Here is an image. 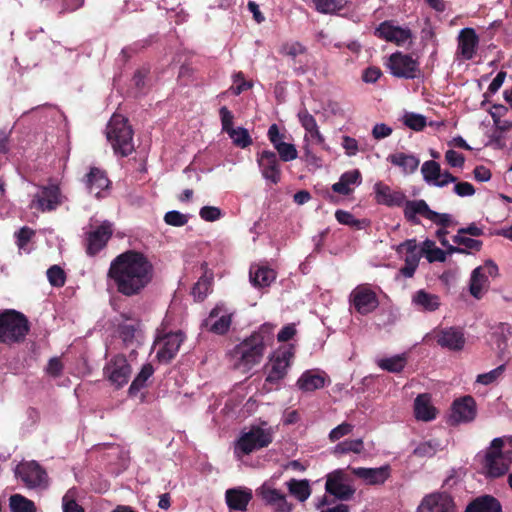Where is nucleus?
I'll use <instances>...</instances> for the list:
<instances>
[{"label": "nucleus", "instance_id": "obj_23", "mask_svg": "<svg viewBox=\"0 0 512 512\" xmlns=\"http://www.w3.org/2000/svg\"><path fill=\"white\" fill-rule=\"evenodd\" d=\"M292 354L289 351H284L271 360L270 368L265 381L269 384H278L287 374V369L290 365V357Z\"/></svg>", "mask_w": 512, "mask_h": 512}, {"label": "nucleus", "instance_id": "obj_28", "mask_svg": "<svg viewBox=\"0 0 512 512\" xmlns=\"http://www.w3.org/2000/svg\"><path fill=\"white\" fill-rule=\"evenodd\" d=\"M110 181L104 171L98 168H91L86 178V188L96 198L101 197L102 191L109 187Z\"/></svg>", "mask_w": 512, "mask_h": 512}, {"label": "nucleus", "instance_id": "obj_46", "mask_svg": "<svg viewBox=\"0 0 512 512\" xmlns=\"http://www.w3.org/2000/svg\"><path fill=\"white\" fill-rule=\"evenodd\" d=\"M363 450V441L362 439H353V440H345L338 443L334 447L335 454H347L350 452L360 453Z\"/></svg>", "mask_w": 512, "mask_h": 512}, {"label": "nucleus", "instance_id": "obj_6", "mask_svg": "<svg viewBox=\"0 0 512 512\" xmlns=\"http://www.w3.org/2000/svg\"><path fill=\"white\" fill-rule=\"evenodd\" d=\"M273 440L270 428L252 426L249 431L241 432L235 442L234 453L238 458L267 447Z\"/></svg>", "mask_w": 512, "mask_h": 512}, {"label": "nucleus", "instance_id": "obj_36", "mask_svg": "<svg viewBox=\"0 0 512 512\" xmlns=\"http://www.w3.org/2000/svg\"><path fill=\"white\" fill-rule=\"evenodd\" d=\"M396 252L398 254L405 253L404 261L414 259L415 263H419L423 255V249H419L416 239H408L400 243L396 247Z\"/></svg>", "mask_w": 512, "mask_h": 512}, {"label": "nucleus", "instance_id": "obj_56", "mask_svg": "<svg viewBox=\"0 0 512 512\" xmlns=\"http://www.w3.org/2000/svg\"><path fill=\"white\" fill-rule=\"evenodd\" d=\"M353 430V425L350 423H342L337 427L333 428L329 433V439L331 442H335L340 438L350 434Z\"/></svg>", "mask_w": 512, "mask_h": 512}, {"label": "nucleus", "instance_id": "obj_45", "mask_svg": "<svg viewBox=\"0 0 512 512\" xmlns=\"http://www.w3.org/2000/svg\"><path fill=\"white\" fill-rule=\"evenodd\" d=\"M227 134L232 139L233 144L236 145L237 147L246 148L252 144V139L246 128H231V130L228 131Z\"/></svg>", "mask_w": 512, "mask_h": 512}, {"label": "nucleus", "instance_id": "obj_22", "mask_svg": "<svg viewBox=\"0 0 512 512\" xmlns=\"http://www.w3.org/2000/svg\"><path fill=\"white\" fill-rule=\"evenodd\" d=\"M373 189L375 193L376 202L389 207L402 206L406 198L404 193L400 191H393L388 185L384 184L383 182L375 183Z\"/></svg>", "mask_w": 512, "mask_h": 512}, {"label": "nucleus", "instance_id": "obj_63", "mask_svg": "<svg viewBox=\"0 0 512 512\" xmlns=\"http://www.w3.org/2000/svg\"><path fill=\"white\" fill-rule=\"evenodd\" d=\"M267 136L275 149L277 148L278 144H282L283 142H285V135L280 133L277 124H272L269 127Z\"/></svg>", "mask_w": 512, "mask_h": 512}, {"label": "nucleus", "instance_id": "obj_54", "mask_svg": "<svg viewBox=\"0 0 512 512\" xmlns=\"http://www.w3.org/2000/svg\"><path fill=\"white\" fill-rule=\"evenodd\" d=\"M279 157L284 162L295 160L298 157V152L294 144L283 142L278 144L276 148Z\"/></svg>", "mask_w": 512, "mask_h": 512}, {"label": "nucleus", "instance_id": "obj_12", "mask_svg": "<svg viewBox=\"0 0 512 512\" xmlns=\"http://www.w3.org/2000/svg\"><path fill=\"white\" fill-rule=\"evenodd\" d=\"M342 470H336L327 475L325 491L340 501H348L355 494V488L345 484Z\"/></svg>", "mask_w": 512, "mask_h": 512}, {"label": "nucleus", "instance_id": "obj_15", "mask_svg": "<svg viewBox=\"0 0 512 512\" xmlns=\"http://www.w3.org/2000/svg\"><path fill=\"white\" fill-rule=\"evenodd\" d=\"M258 165L263 178L272 184H277L281 179V169L276 153L264 150L258 154Z\"/></svg>", "mask_w": 512, "mask_h": 512}, {"label": "nucleus", "instance_id": "obj_33", "mask_svg": "<svg viewBox=\"0 0 512 512\" xmlns=\"http://www.w3.org/2000/svg\"><path fill=\"white\" fill-rule=\"evenodd\" d=\"M388 160L395 166H398L402 169L404 174H412L414 173L420 164L419 158L414 155H409L405 153H395L389 155Z\"/></svg>", "mask_w": 512, "mask_h": 512}, {"label": "nucleus", "instance_id": "obj_49", "mask_svg": "<svg viewBox=\"0 0 512 512\" xmlns=\"http://www.w3.org/2000/svg\"><path fill=\"white\" fill-rule=\"evenodd\" d=\"M426 248H423V253H425V257L428 262H445L446 261V252L438 247H433L434 243L430 240H426L424 242Z\"/></svg>", "mask_w": 512, "mask_h": 512}, {"label": "nucleus", "instance_id": "obj_11", "mask_svg": "<svg viewBox=\"0 0 512 512\" xmlns=\"http://www.w3.org/2000/svg\"><path fill=\"white\" fill-rule=\"evenodd\" d=\"M350 300L358 313L366 315L374 311L378 305L376 293L367 286H357L350 294Z\"/></svg>", "mask_w": 512, "mask_h": 512}, {"label": "nucleus", "instance_id": "obj_60", "mask_svg": "<svg viewBox=\"0 0 512 512\" xmlns=\"http://www.w3.org/2000/svg\"><path fill=\"white\" fill-rule=\"evenodd\" d=\"M393 130L390 126L385 123H377L372 129V136L375 140H381L389 137Z\"/></svg>", "mask_w": 512, "mask_h": 512}, {"label": "nucleus", "instance_id": "obj_21", "mask_svg": "<svg viewBox=\"0 0 512 512\" xmlns=\"http://www.w3.org/2000/svg\"><path fill=\"white\" fill-rule=\"evenodd\" d=\"M375 33L380 38L389 42H395L397 45L405 44L412 37L410 29L394 26L389 22L381 23Z\"/></svg>", "mask_w": 512, "mask_h": 512}, {"label": "nucleus", "instance_id": "obj_41", "mask_svg": "<svg viewBox=\"0 0 512 512\" xmlns=\"http://www.w3.org/2000/svg\"><path fill=\"white\" fill-rule=\"evenodd\" d=\"M421 173L426 183L434 185L441 177L440 164L434 160L425 161L421 166Z\"/></svg>", "mask_w": 512, "mask_h": 512}, {"label": "nucleus", "instance_id": "obj_50", "mask_svg": "<svg viewBox=\"0 0 512 512\" xmlns=\"http://www.w3.org/2000/svg\"><path fill=\"white\" fill-rule=\"evenodd\" d=\"M403 122L407 127L415 131H421L426 126V118L421 114L412 112L406 113L403 116Z\"/></svg>", "mask_w": 512, "mask_h": 512}, {"label": "nucleus", "instance_id": "obj_24", "mask_svg": "<svg viewBox=\"0 0 512 512\" xmlns=\"http://www.w3.org/2000/svg\"><path fill=\"white\" fill-rule=\"evenodd\" d=\"M404 205V216L412 224H419L420 220L418 219V215L422 216L426 219H429L430 216H436L435 211L431 210L426 203L425 200H406L403 203Z\"/></svg>", "mask_w": 512, "mask_h": 512}, {"label": "nucleus", "instance_id": "obj_40", "mask_svg": "<svg viewBox=\"0 0 512 512\" xmlns=\"http://www.w3.org/2000/svg\"><path fill=\"white\" fill-rule=\"evenodd\" d=\"M154 369L151 364L143 365L141 371L132 381L129 387V394L136 395L142 388L145 387L146 381L153 375Z\"/></svg>", "mask_w": 512, "mask_h": 512}, {"label": "nucleus", "instance_id": "obj_25", "mask_svg": "<svg viewBox=\"0 0 512 512\" xmlns=\"http://www.w3.org/2000/svg\"><path fill=\"white\" fill-rule=\"evenodd\" d=\"M479 43V38L473 28H463L458 36V52L465 60L474 57Z\"/></svg>", "mask_w": 512, "mask_h": 512}, {"label": "nucleus", "instance_id": "obj_17", "mask_svg": "<svg viewBox=\"0 0 512 512\" xmlns=\"http://www.w3.org/2000/svg\"><path fill=\"white\" fill-rule=\"evenodd\" d=\"M417 512H454V503L446 493H433L422 500Z\"/></svg>", "mask_w": 512, "mask_h": 512}, {"label": "nucleus", "instance_id": "obj_32", "mask_svg": "<svg viewBox=\"0 0 512 512\" xmlns=\"http://www.w3.org/2000/svg\"><path fill=\"white\" fill-rule=\"evenodd\" d=\"M414 414L417 420L431 421L436 417V409L430 403L428 394H420L414 401Z\"/></svg>", "mask_w": 512, "mask_h": 512}, {"label": "nucleus", "instance_id": "obj_1", "mask_svg": "<svg viewBox=\"0 0 512 512\" xmlns=\"http://www.w3.org/2000/svg\"><path fill=\"white\" fill-rule=\"evenodd\" d=\"M107 276L118 293L133 297L140 295L151 284L154 266L142 252L128 250L112 260Z\"/></svg>", "mask_w": 512, "mask_h": 512}, {"label": "nucleus", "instance_id": "obj_42", "mask_svg": "<svg viewBox=\"0 0 512 512\" xmlns=\"http://www.w3.org/2000/svg\"><path fill=\"white\" fill-rule=\"evenodd\" d=\"M441 450V443L436 439H431L419 443L413 450V455L419 458L433 457L437 451Z\"/></svg>", "mask_w": 512, "mask_h": 512}, {"label": "nucleus", "instance_id": "obj_64", "mask_svg": "<svg viewBox=\"0 0 512 512\" xmlns=\"http://www.w3.org/2000/svg\"><path fill=\"white\" fill-rule=\"evenodd\" d=\"M63 370V365L59 358L53 357L49 360L48 365L46 367V372L53 377H58L61 375Z\"/></svg>", "mask_w": 512, "mask_h": 512}, {"label": "nucleus", "instance_id": "obj_3", "mask_svg": "<svg viewBox=\"0 0 512 512\" xmlns=\"http://www.w3.org/2000/svg\"><path fill=\"white\" fill-rule=\"evenodd\" d=\"M505 440L504 437L494 438L483 454H478L483 474L488 478L502 477L512 464V449H504Z\"/></svg>", "mask_w": 512, "mask_h": 512}, {"label": "nucleus", "instance_id": "obj_35", "mask_svg": "<svg viewBox=\"0 0 512 512\" xmlns=\"http://www.w3.org/2000/svg\"><path fill=\"white\" fill-rule=\"evenodd\" d=\"M275 278V271L267 267H258L255 271L250 270V281L255 287H267Z\"/></svg>", "mask_w": 512, "mask_h": 512}, {"label": "nucleus", "instance_id": "obj_48", "mask_svg": "<svg viewBox=\"0 0 512 512\" xmlns=\"http://www.w3.org/2000/svg\"><path fill=\"white\" fill-rule=\"evenodd\" d=\"M506 370L505 364L499 365L495 369L479 374L476 378V383L482 384V385H490L493 383H496L499 378L503 375V373Z\"/></svg>", "mask_w": 512, "mask_h": 512}, {"label": "nucleus", "instance_id": "obj_62", "mask_svg": "<svg viewBox=\"0 0 512 512\" xmlns=\"http://www.w3.org/2000/svg\"><path fill=\"white\" fill-rule=\"evenodd\" d=\"M342 147L344 148L346 155L349 157L355 156L359 151L357 140L350 136L342 137Z\"/></svg>", "mask_w": 512, "mask_h": 512}, {"label": "nucleus", "instance_id": "obj_55", "mask_svg": "<svg viewBox=\"0 0 512 512\" xmlns=\"http://www.w3.org/2000/svg\"><path fill=\"white\" fill-rule=\"evenodd\" d=\"M298 119L306 132H309L318 126L316 119L308 112L306 108H303L298 112Z\"/></svg>", "mask_w": 512, "mask_h": 512}, {"label": "nucleus", "instance_id": "obj_43", "mask_svg": "<svg viewBox=\"0 0 512 512\" xmlns=\"http://www.w3.org/2000/svg\"><path fill=\"white\" fill-rule=\"evenodd\" d=\"M406 365V358L404 355H396L390 358L380 359L378 366L386 371L398 373L404 369Z\"/></svg>", "mask_w": 512, "mask_h": 512}, {"label": "nucleus", "instance_id": "obj_61", "mask_svg": "<svg viewBox=\"0 0 512 512\" xmlns=\"http://www.w3.org/2000/svg\"><path fill=\"white\" fill-rule=\"evenodd\" d=\"M454 193L459 197H468L475 194L474 186L469 182H457L454 186Z\"/></svg>", "mask_w": 512, "mask_h": 512}, {"label": "nucleus", "instance_id": "obj_44", "mask_svg": "<svg viewBox=\"0 0 512 512\" xmlns=\"http://www.w3.org/2000/svg\"><path fill=\"white\" fill-rule=\"evenodd\" d=\"M315 9L323 14L335 13L347 3V0H312Z\"/></svg>", "mask_w": 512, "mask_h": 512}, {"label": "nucleus", "instance_id": "obj_4", "mask_svg": "<svg viewBox=\"0 0 512 512\" xmlns=\"http://www.w3.org/2000/svg\"><path fill=\"white\" fill-rule=\"evenodd\" d=\"M105 133L115 154L125 157L134 151L133 129L124 116L113 114L106 126Z\"/></svg>", "mask_w": 512, "mask_h": 512}, {"label": "nucleus", "instance_id": "obj_10", "mask_svg": "<svg viewBox=\"0 0 512 512\" xmlns=\"http://www.w3.org/2000/svg\"><path fill=\"white\" fill-rule=\"evenodd\" d=\"M389 68L391 74L406 79H414L419 73V64L409 55L395 53L390 56Z\"/></svg>", "mask_w": 512, "mask_h": 512}, {"label": "nucleus", "instance_id": "obj_7", "mask_svg": "<svg viewBox=\"0 0 512 512\" xmlns=\"http://www.w3.org/2000/svg\"><path fill=\"white\" fill-rule=\"evenodd\" d=\"M15 475L29 489H46L49 485L46 470L34 460L20 462L15 468Z\"/></svg>", "mask_w": 512, "mask_h": 512}, {"label": "nucleus", "instance_id": "obj_58", "mask_svg": "<svg viewBox=\"0 0 512 512\" xmlns=\"http://www.w3.org/2000/svg\"><path fill=\"white\" fill-rule=\"evenodd\" d=\"M445 159L450 166L458 168H461L465 162V157L463 156V154L453 149L446 151Z\"/></svg>", "mask_w": 512, "mask_h": 512}, {"label": "nucleus", "instance_id": "obj_14", "mask_svg": "<svg viewBox=\"0 0 512 512\" xmlns=\"http://www.w3.org/2000/svg\"><path fill=\"white\" fill-rule=\"evenodd\" d=\"M183 341L184 334L181 331L168 333L159 338L157 344L161 347L157 351V359L163 363L170 362L178 353Z\"/></svg>", "mask_w": 512, "mask_h": 512}, {"label": "nucleus", "instance_id": "obj_31", "mask_svg": "<svg viewBox=\"0 0 512 512\" xmlns=\"http://www.w3.org/2000/svg\"><path fill=\"white\" fill-rule=\"evenodd\" d=\"M465 512H502V506L495 497L484 495L468 504Z\"/></svg>", "mask_w": 512, "mask_h": 512}, {"label": "nucleus", "instance_id": "obj_34", "mask_svg": "<svg viewBox=\"0 0 512 512\" xmlns=\"http://www.w3.org/2000/svg\"><path fill=\"white\" fill-rule=\"evenodd\" d=\"M488 286L487 275L483 272L482 268H475L472 271L470 278V293L476 299H480L483 295V290Z\"/></svg>", "mask_w": 512, "mask_h": 512}, {"label": "nucleus", "instance_id": "obj_39", "mask_svg": "<svg viewBox=\"0 0 512 512\" xmlns=\"http://www.w3.org/2000/svg\"><path fill=\"white\" fill-rule=\"evenodd\" d=\"M287 486L289 492L301 502L307 500L311 494L308 480L291 479L289 482H287Z\"/></svg>", "mask_w": 512, "mask_h": 512}, {"label": "nucleus", "instance_id": "obj_9", "mask_svg": "<svg viewBox=\"0 0 512 512\" xmlns=\"http://www.w3.org/2000/svg\"><path fill=\"white\" fill-rule=\"evenodd\" d=\"M131 373V366L123 355L114 356L104 367L105 377L116 389L128 383Z\"/></svg>", "mask_w": 512, "mask_h": 512}, {"label": "nucleus", "instance_id": "obj_30", "mask_svg": "<svg viewBox=\"0 0 512 512\" xmlns=\"http://www.w3.org/2000/svg\"><path fill=\"white\" fill-rule=\"evenodd\" d=\"M361 181L362 177L358 169L347 171L340 176L338 182L332 185V190L341 195H349L353 191L351 186H358Z\"/></svg>", "mask_w": 512, "mask_h": 512}, {"label": "nucleus", "instance_id": "obj_2", "mask_svg": "<svg viewBox=\"0 0 512 512\" xmlns=\"http://www.w3.org/2000/svg\"><path fill=\"white\" fill-rule=\"evenodd\" d=\"M272 340L270 327L263 325L258 331L234 348L235 368L249 371L263 358L266 345Z\"/></svg>", "mask_w": 512, "mask_h": 512}, {"label": "nucleus", "instance_id": "obj_53", "mask_svg": "<svg viewBox=\"0 0 512 512\" xmlns=\"http://www.w3.org/2000/svg\"><path fill=\"white\" fill-rule=\"evenodd\" d=\"M189 216L177 210L168 211L164 215V222L173 227H182L188 223Z\"/></svg>", "mask_w": 512, "mask_h": 512}, {"label": "nucleus", "instance_id": "obj_57", "mask_svg": "<svg viewBox=\"0 0 512 512\" xmlns=\"http://www.w3.org/2000/svg\"><path fill=\"white\" fill-rule=\"evenodd\" d=\"M200 217L208 222H213L218 220L222 213L218 207L215 206H204L199 211Z\"/></svg>", "mask_w": 512, "mask_h": 512}, {"label": "nucleus", "instance_id": "obj_27", "mask_svg": "<svg viewBox=\"0 0 512 512\" xmlns=\"http://www.w3.org/2000/svg\"><path fill=\"white\" fill-rule=\"evenodd\" d=\"M225 498L230 509L246 511L252 499V492L250 489L232 488L226 491Z\"/></svg>", "mask_w": 512, "mask_h": 512}, {"label": "nucleus", "instance_id": "obj_19", "mask_svg": "<svg viewBox=\"0 0 512 512\" xmlns=\"http://www.w3.org/2000/svg\"><path fill=\"white\" fill-rule=\"evenodd\" d=\"M351 472L367 485H381L390 477L391 468L389 465L376 468L356 467L351 468Z\"/></svg>", "mask_w": 512, "mask_h": 512}, {"label": "nucleus", "instance_id": "obj_51", "mask_svg": "<svg viewBox=\"0 0 512 512\" xmlns=\"http://www.w3.org/2000/svg\"><path fill=\"white\" fill-rule=\"evenodd\" d=\"M257 493L269 505L274 504L275 502H277L284 495L279 490L270 487L266 483H264L257 490Z\"/></svg>", "mask_w": 512, "mask_h": 512}, {"label": "nucleus", "instance_id": "obj_16", "mask_svg": "<svg viewBox=\"0 0 512 512\" xmlns=\"http://www.w3.org/2000/svg\"><path fill=\"white\" fill-rule=\"evenodd\" d=\"M112 233L111 224L108 222H104L95 230L88 232L86 237V253L89 256L96 255L106 246L108 240L112 236Z\"/></svg>", "mask_w": 512, "mask_h": 512}, {"label": "nucleus", "instance_id": "obj_20", "mask_svg": "<svg viewBox=\"0 0 512 512\" xmlns=\"http://www.w3.org/2000/svg\"><path fill=\"white\" fill-rule=\"evenodd\" d=\"M438 345L449 350L459 351L465 345L463 332L454 327H448L436 332L435 335Z\"/></svg>", "mask_w": 512, "mask_h": 512}, {"label": "nucleus", "instance_id": "obj_18", "mask_svg": "<svg viewBox=\"0 0 512 512\" xmlns=\"http://www.w3.org/2000/svg\"><path fill=\"white\" fill-rule=\"evenodd\" d=\"M476 416V403L473 397L464 396L454 401L452 406L451 421L453 423H467Z\"/></svg>", "mask_w": 512, "mask_h": 512}, {"label": "nucleus", "instance_id": "obj_59", "mask_svg": "<svg viewBox=\"0 0 512 512\" xmlns=\"http://www.w3.org/2000/svg\"><path fill=\"white\" fill-rule=\"evenodd\" d=\"M220 118H221V124H222V130L226 133L231 130L233 127V119L234 116L232 112L226 107L223 106L219 110Z\"/></svg>", "mask_w": 512, "mask_h": 512}, {"label": "nucleus", "instance_id": "obj_29", "mask_svg": "<svg viewBox=\"0 0 512 512\" xmlns=\"http://www.w3.org/2000/svg\"><path fill=\"white\" fill-rule=\"evenodd\" d=\"M412 304L421 311L434 312L440 305V298L436 294L429 293L424 289L416 291L412 296Z\"/></svg>", "mask_w": 512, "mask_h": 512}, {"label": "nucleus", "instance_id": "obj_47", "mask_svg": "<svg viewBox=\"0 0 512 512\" xmlns=\"http://www.w3.org/2000/svg\"><path fill=\"white\" fill-rule=\"evenodd\" d=\"M453 242L459 245L461 249H466V254L469 253L470 250L479 251L482 247L480 240L469 238L465 234H460L459 231L453 237Z\"/></svg>", "mask_w": 512, "mask_h": 512}, {"label": "nucleus", "instance_id": "obj_13", "mask_svg": "<svg viewBox=\"0 0 512 512\" xmlns=\"http://www.w3.org/2000/svg\"><path fill=\"white\" fill-rule=\"evenodd\" d=\"M231 323V314L224 309L223 305H217L210 311L202 326L215 334L223 335L228 332Z\"/></svg>", "mask_w": 512, "mask_h": 512}, {"label": "nucleus", "instance_id": "obj_26", "mask_svg": "<svg viewBox=\"0 0 512 512\" xmlns=\"http://www.w3.org/2000/svg\"><path fill=\"white\" fill-rule=\"evenodd\" d=\"M326 373L318 370H306L296 382V386L302 392H313L321 389L326 384Z\"/></svg>", "mask_w": 512, "mask_h": 512}, {"label": "nucleus", "instance_id": "obj_38", "mask_svg": "<svg viewBox=\"0 0 512 512\" xmlns=\"http://www.w3.org/2000/svg\"><path fill=\"white\" fill-rule=\"evenodd\" d=\"M11 512H36L34 502L21 494H13L9 498Z\"/></svg>", "mask_w": 512, "mask_h": 512}, {"label": "nucleus", "instance_id": "obj_5", "mask_svg": "<svg viewBox=\"0 0 512 512\" xmlns=\"http://www.w3.org/2000/svg\"><path fill=\"white\" fill-rule=\"evenodd\" d=\"M27 317L16 311L6 310L0 314V342L13 344L22 342L29 332Z\"/></svg>", "mask_w": 512, "mask_h": 512}, {"label": "nucleus", "instance_id": "obj_8", "mask_svg": "<svg viewBox=\"0 0 512 512\" xmlns=\"http://www.w3.org/2000/svg\"><path fill=\"white\" fill-rule=\"evenodd\" d=\"M64 201L60 187L56 184H48L39 187L38 192L33 196L31 207L40 212H51L56 210Z\"/></svg>", "mask_w": 512, "mask_h": 512}, {"label": "nucleus", "instance_id": "obj_37", "mask_svg": "<svg viewBox=\"0 0 512 512\" xmlns=\"http://www.w3.org/2000/svg\"><path fill=\"white\" fill-rule=\"evenodd\" d=\"M213 281V274H208L205 271L204 275L194 284L192 288V295L195 300L203 301L211 290Z\"/></svg>", "mask_w": 512, "mask_h": 512}, {"label": "nucleus", "instance_id": "obj_52", "mask_svg": "<svg viewBox=\"0 0 512 512\" xmlns=\"http://www.w3.org/2000/svg\"><path fill=\"white\" fill-rule=\"evenodd\" d=\"M47 278L49 283L54 287H62L66 281L65 272L58 265H53L47 270Z\"/></svg>", "mask_w": 512, "mask_h": 512}]
</instances>
